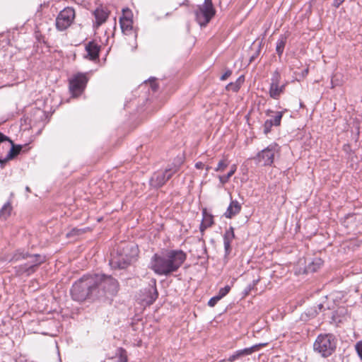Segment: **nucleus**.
<instances>
[{
	"instance_id": "1",
	"label": "nucleus",
	"mask_w": 362,
	"mask_h": 362,
	"mask_svg": "<svg viewBox=\"0 0 362 362\" xmlns=\"http://www.w3.org/2000/svg\"><path fill=\"white\" fill-rule=\"evenodd\" d=\"M187 259L182 250H163L155 253L150 261L149 268L157 275L169 276L177 272Z\"/></svg>"
},
{
	"instance_id": "2",
	"label": "nucleus",
	"mask_w": 362,
	"mask_h": 362,
	"mask_svg": "<svg viewBox=\"0 0 362 362\" xmlns=\"http://www.w3.org/2000/svg\"><path fill=\"white\" fill-rule=\"evenodd\" d=\"M139 249L132 243H123L118 245L115 254L112 255L110 265L113 269L127 268L137 259Z\"/></svg>"
},
{
	"instance_id": "3",
	"label": "nucleus",
	"mask_w": 362,
	"mask_h": 362,
	"mask_svg": "<svg viewBox=\"0 0 362 362\" xmlns=\"http://www.w3.org/2000/svg\"><path fill=\"white\" fill-rule=\"evenodd\" d=\"M96 279H98L96 278ZM96 282L92 275H83L72 285L70 293L74 300L83 302L87 299L95 300Z\"/></svg>"
},
{
	"instance_id": "4",
	"label": "nucleus",
	"mask_w": 362,
	"mask_h": 362,
	"mask_svg": "<svg viewBox=\"0 0 362 362\" xmlns=\"http://www.w3.org/2000/svg\"><path fill=\"white\" fill-rule=\"evenodd\" d=\"M93 279H97L96 282V298H109L115 296L119 290L117 281L112 276L103 274H93Z\"/></svg>"
},
{
	"instance_id": "5",
	"label": "nucleus",
	"mask_w": 362,
	"mask_h": 362,
	"mask_svg": "<svg viewBox=\"0 0 362 362\" xmlns=\"http://www.w3.org/2000/svg\"><path fill=\"white\" fill-rule=\"evenodd\" d=\"M337 343L338 339L334 334H320L313 344V350L322 357L327 358L335 352Z\"/></svg>"
},
{
	"instance_id": "6",
	"label": "nucleus",
	"mask_w": 362,
	"mask_h": 362,
	"mask_svg": "<svg viewBox=\"0 0 362 362\" xmlns=\"http://www.w3.org/2000/svg\"><path fill=\"white\" fill-rule=\"evenodd\" d=\"M21 150V146H15L9 137L0 132V165L4 168L6 163L17 156Z\"/></svg>"
},
{
	"instance_id": "7",
	"label": "nucleus",
	"mask_w": 362,
	"mask_h": 362,
	"mask_svg": "<svg viewBox=\"0 0 362 362\" xmlns=\"http://www.w3.org/2000/svg\"><path fill=\"white\" fill-rule=\"evenodd\" d=\"M216 13L212 0H204L194 10L195 20L201 27H206Z\"/></svg>"
},
{
	"instance_id": "8",
	"label": "nucleus",
	"mask_w": 362,
	"mask_h": 362,
	"mask_svg": "<svg viewBox=\"0 0 362 362\" xmlns=\"http://www.w3.org/2000/svg\"><path fill=\"white\" fill-rule=\"evenodd\" d=\"M26 263L15 267L16 274L18 276H30L35 273L39 266L45 262V257L39 254H30L26 257Z\"/></svg>"
},
{
	"instance_id": "9",
	"label": "nucleus",
	"mask_w": 362,
	"mask_h": 362,
	"mask_svg": "<svg viewBox=\"0 0 362 362\" xmlns=\"http://www.w3.org/2000/svg\"><path fill=\"white\" fill-rule=\"evenodd\" d=\"M179 166L173 165L168 166L164 171L154 173L149 181L151 187L155 189L161 187L177 172Z\"/></svg>"
},
{
	"instance_id": "10",
	"label": "nucleus",
	"mask_w": 362,
	"mask_h": 362,
	"mask_svg": "<svg viewBox=\"0 0 362 362\" xmlns=\"http://www.w3.org/2000/svg\"><path fill=\"white\" fill-rule=\"evenodd\" d=\"M75 18V11L71 7H66L59 12L56 18V28L59 31L66 30Z\"/></svg>"
},
{
	"instance_id": "11",
	"label": "nucleus",
	"mask_w": 362,
	"mask_h": 362,
	"mask_svg": "<svg viewBox=\"0 0 362 362\" xmlns=\"http://www.w3.org/2000/svg\"><path fill=\"white\" fill-rule=\"evenodd\" d=\"M279 148L280 147L276 143H272L259 152L255 159L264 166L271 165L274 163V156L276 153L279 152Z\"/></svg>"
},
{
	"instance_id": "12",
	"label": "nucleus",
	"mask_w": 362,
	"mask_h": 362,
	"mask_svg": "<svg viewBox=\"0 0 362 362\" xmlns=\"http://www.w3.org/2000/svg\"><path fill=\"white\" fill-rule=\"evenodd\" d=\"M85 74L78 73L69 79V90L74 96L79 95L84 90L88 82Z\"/></svg>"
},
{
	"instance_id": "13",
	"label": "nucleus",
	"mask_w": 362,
	"mask_h": 362,
	"mask_svg": "<svg viewBox=\"0 0 362 362\" xmlns=\"http://www.w3.org/2000/svg\"><path fill=\"white\" fill-rule=\"evenodd\" d=\"M85 49L87 54L85 58L92 62H96L99 59V54L101 50V45L94 40L89 41L86 44Z\"/></svg>"
},
{
	"instance_id": "14",
	"label": "nucleus",
	"mask_w": 362,
	"mask_h": 362,
	"mask_svg": "<svg viewBox=\"0 0 362 362\" xmlns=\"http://www.w3.org/2000/svg\"><path fill=\"white\" fill-rule=\"evenodd\" d=\"M146 291V301L148 305H152L158 297V292L156 288V280L151 279V284Z\"/></svg>"
},
{
	"instance_id": "15",
	"label": "nucleus",
	"mask_w": 362,
	"mask_h": 362,
	"mask_svg": "<svg viewBox=\"0 0 362 362\" xmlns=\"http://www.w3.org/2000/svg\"><path fill=\"white\" fill-rule=\"evenodd\" d=\"M235 238L234 233V228L232 226L227 230H226L225 233L223 235V245H224V250H225V257L230 255L231 252V243L233 239Z\"/></svg>"
},
{
	"instance_id": "16",
	"label": "nucleus",
	"mask_w": 362,
	"mask_h": 362,
	"mask_svg": "<svg viewBox=\"0 0 362 362\" xmlns=\"http://www.w3.org/2000/svg\"><path fill=\"white\" fill-rule=\"evenodd\" d=\"M324 308L322 304H318L317 306H313L306 309L300 315V320L303 321H308L315 317L319 312Z\"/></svg>"
},
{
	"instance_id": "17",
	"label": "nucleus",
	"mask_w": 362,
	"mask_h": 362,
	"mask_svg": "<svg viewBox=\"0 0 362 362\" xmlns=\"http://www.w3.org/2000/svg\"><path fill=\"white\" fill-rule=\"evenodd\" d=\"M241 208V204L237 200H231L226 211L224 213V216L227 218H231L240 213Z\"/></svg>"
},
{
	"instance_id": "18",
	"label": "nucleus",
	"mask_w": 362,
	"mask_h": 362,
	"mask_svg": "<svg viewBox=\"0 0 362 362\" xmlns=\"http://www.w3.org/2000/svg\"><path fill=\"white\" fill-rule=\"evenodd\" d=\"M120 27L122 32L128 35L133 30V21L130 17L122 16L119 18Z\"/></svg>"
},
{
	"instance_id": "19",
	"label": "nucleus",
	"mask_w": 362,
	"mask_h": 362,
	"mask_svg": "<svg viewBox=\"0 0 362 362\" xmlns=\"http://www.w3.org/2000/svg\"><path fill=\"white\" fill-rule=\"evenodd\" d=\"M264 344H255L251 347L245 348L243 349H240L235 351L236 356H238V358H242L245 356H248L257 351L260 347L264 346Z\"/></svg>"
},
{
	"instance_id": "20",
	"label": "nucleus",
	"mask_w": 362,
	"mask_h": 362,
	"mask_svg": "<svg viewBox=\"0 0 362 362\" xmlns=\"http://www.w3.org/2000/svg\"><path fill=\"white\" fill-rule=\"evenodd\" d=\"M94 16L97 26H100L106 21L108 17V13L103 8H98L94 11Z\"/></svg>"
},
{
	"instance_id": "21",
	"label": "nucleus",
	"mask_w": 362,
	"mask_h": 362,
	"mask_svg": "<svg viewBox=\"0 0 362 362\" xmlns=\"http://www.w3.org/2000/svg\"><path fill=\"white\" fill-rule=\"evenodd\" d=\"M28 252L25 251L23 249H18L13 252L11 255H10L7 259H8L9 262H18L21 261L22 259H26V257H28Z\"/></svg>"
},
{
	"instance_id": "22",
	"label": "nucleus",
	"mask_w": 362,
	"mask_h": 362,
	"mask_svg": "<svg viewBox=\"0 0 362 362\" xmlns=\"http://www.w3.org/2000/svg\"><path fill=\"white\" fill-rule=\"evenodd\" d=\"M286 41L287 37L284 35H281L276 42V52L279 57L282 55L286 44Z\"/></svg>"
},
{
	"instance_id": "23",
	"label": "nucleus",
	"mask_w": 362,
	"mask_h": 362,
	"mask_svg": "<svg viewBox=\"0 0 362 362\" xmlns=\"http://www.w3.org/2000/svg\"><path fill=\"white\" fill-rule=\"evenodd\" d=\"M323 261L320 258H315L306 267L307 272H315L322 265Z\"/></svg>"
},
{
	"instance_id": "24",
	"label": "nucleus",
	"mask_w": 362,
	"mask_h": 362,
	"mask_svg": "<svg viewBox=\"0 0 362 362\" xmlns=\"http://www.w3.org/2000/svg\"><path fill=\"white\" fill-rule=\"evenodd\" d=\"M12 206L10 202H7L4 204L0 210V218L6 219L11 213Z\"/></svg>"
},
{
	"instance_id": "25",
	"label": "nucleus",
	"mask_w": 362,
	"mask_h": 362,
	"mask_svg": "<svg viewBox=\"0 0 362 362\" xmlns=\"http://www.w3.org/2000/svg\"><path fill=\"white\" fill-rule=\"evenodd\" d=\"M202 222H204V224L211 227L214 224V216L211 214H209L206 209L202 210Z\"/></svg>"
},
{
	"instance_id": "26",
	"label": "nucleus",
	"mask_w": 362,
	"mask_h": 362,
	"mask_svg": "<svg viewBox=\"0 0 362 362\" xmlns=\"http://www.w3.org/2000/svg\"><path fill=\"white\" fill-rule=\"evenodd\" d=\"M236 171V166L233 165L231 166L230 171L225 175H219L218 179L221 184H225L228 182L229 179L234 175Z\"/></svg>"
},
{
	"instance_id": "27",
	"label": "nucleus",
	"mask_w": 362,
	"mask_h": 362,
	"mask_svg": "<svg viewBox=\"0 0 362 362\" xmlns=\"http://www.w3.org/2000/svg\"><path fill=\"white\" fill-rule=\"evenodd\" d=\"M269 95L270 98L274 100H278L281 96V93L279 90V85H270Z\"/></svg>"
},
{
	"instance_id": "28",
	"label": "nucleus",
	"mask_w": 362,
	"mask_h": 362,
	"mask_svg": "<svg viewBox=\"0 0 362 362\" xmlns=\"http://www.w3.org/2000/svg\"><path fill=\"white\" fill-rule=\"evenodd\" d=\"M276 115L273 119H269L274 127H279L281 125V119L284 116V112H276Z\"/></svg>"
},
{
	"instance_id": "29",
	"label": "nucleus",
	"mask_w": 362,
	"mask_h": 362,
	"mask_svg": "<svg viewBox=\"0 0 362 362\" xmlns=\"http://www.w3.org/2000/svg\"><path fill=\"white\" fill-rule=\"evenodd\" d=\"M228 165L229 162L228 161V160L226 158H223L218 162L217 167L215 168V171L223 172L228 166Z\"/></svg>"
},
{
	"instance_id": "30",
	"label": "nucleus",
	"mask_w": 362,
	"mask_h": 362,
	"mask_svg": "<svg viewBox=\"0 0 362 362\" xmlns=\"http://www.w3.org/2000/svg\"><path fill=\"white\" fill-rule=\"evenodd\" d=\"M259 279H255L252 281L251 284H248L243 291L244 296H245L250 294V292L255 289V286L259 283Z\"/></svg>"
},
{
	"instance_id": "31",
	"label": "nucleus",
	"mask_w": 362,
	"mask_h": 362,
	"mask_svg": "<svg viewBox=\"0 0 362 362\" xmlns=\"http://www.w3.org/2000/svg\"><path fill=\"white\" fill-rule=\"evenodd\" d=\"M281 82V74L278 70L272 74L270 85H279Z\"/></svg>"
},
{
	"instance_id": "32",
	"label": "nucleus",
	"mask_w": 362,
	"mask_h": 362,
	"mask_svg": "<svg viewBox=\"0 0 362 362\" xmlns=\"http://www.w3.org/2000/svg\"><path fill=\"white\" fill-rule=\"evenodd\" d=\"M272 127H274V125H273V124L272 123V121H270V119H267V120L264 122V125H263V127H264V129H263L264 134H268L271 132Z\"/></svg>"
},
{
	"instance_id": "33",
	"label": "nucleus",
	"mask_w": 362,
	"mask_h": 362,
	"mask_svg": "<svg viewBox=\"0 0 362 362\" xmlns=\"http://www.w3.org/2000/svg\"><path fill=\"white\" fill-rule=\"evenodd\" d=\"M230 286L227 285L225 287L223 288H221L219 291H218V293L217 294V296L221 299L223 298V297H225L230 291Z\"/></svg>"
},
{
	"instance_id": "34",
	"label": "nucleus",
	"mask_w": 362,
	"mask_h": 362,
	"mask_svg": "<svg viewBox=\"0 0 362 362\" xmlns=\"http://www.w3.org/2000/svg\"><path fill=\"white\" fill-rule=\"evenodd\" d=\"M226 89L227 90H231L234 93H237L240 89L238 87V85H236L235 83L233 82H231V83H229L226 86Z\"/></svg>"
},
{
	"instance_id": "35",
	"label": "nucleus",
	"mask_w": 362,
	"mask_h": 362,
	"mask_svg": "<svg viewBox=\"0 0 362 362\" xmlns=\"http://www.w3.org/2000/svg\"><path fill=\"white\" fill-rule=\"evenodd\" d=\"M355 349H356L359 358L362 360V340L358 341L355 344Z\"/></svg>"
},
{
	"instance_id": "36",
	"label": "nucleus",
	"mask_w": 362,
	"mask_h": 362,
	"mask_svg": "<svg viewBox=\"0 0 362 362\" xmlns=\"http://www.w3.org/2000/svg\"><path fill=\"white\" fill-rule=\"evenodd\" d=\"M220 300L221 298L216 295L209 299L208 301V305L209 307H214Z\"/></svg>"
},
{
	"instance_id": "37",
	"label": "nucleus",
	"mask_w": 362,
	"mask_h": 362,
	"mask_svg": "<svg viewBox=\"0 0 362 362\" xmlns=\"http://www.w3.org/2000/svg\"><path fill=\"white\" fill-rule=\"evenodd\" d=\"M83 232V229H78V228H73L71 230L67 233V237L74 236V235H81Z\"/></svg>"
},
{
	"instance_id": "38",
	"label": "nucleus",
	"mask_w": 362,
	"mask_h": 362,
	"mask_svg": "<svg viewBox=\"0 0 362 362\" xmlns=\"http://www.w3.org/2000/svg\"><path fill=\"white\" fill-rule=\"evenodd\" d=\"M309 69L306 68L301 71L300 73H296L295 74L299 76V78H298V81H300L301 79L304 78L308 74Z\"/></svg>"
},
{
	"instance_id": "39",
	"label": "nucleus",
	"mask_w": 362,
	"mask_h": 362,
	"mask_svg": "<svg viewBox=\"0 0 362 362\" xmlns=\"http://www.w3.org/2000/svg\"><path fill=\"white\" fill-rule=\"evenodd\" d=\"M232 74V71L230 69H227L225 73L220 77L221 81L226 80L229 76Z\"/></svg>"
},
{
	"instance_id": "40",
	"label": "nucleus",
	"mask_w": 362,
	"mask_h": 362,
	"mask_svg": "<svg viewBox=\"0 0 362 362\" xmlns=\"http://www.w3.org/2000/svg\"><path fill=\"white\" fill-rule=\"evenodd\" d=\"M245 81V77L244 76H240L238 78V79L236 80L235 82H234L236 85H238V87L239 88V89L241 87V85Z\"/></svg>"
},
{
	"instance_id": "41",
	"label": "nucleus",
	"mask_w": 362,
	"mask_h": 362,
	"mask_svg": "<svg viewBox=\"0 0 362 362\" xmlns=\"http://www.w3.org/2000/svg\"><path fill=\"white\" fill-rule=\"evenodd\" d=\"M156 81V78H153L152 80H151V87L152 88V90L153 91H156L158 88V84L155 82Z\"/></svg>"
},
{
	"instance_id": "42",
	"label": "nucleus",
	"mask_w": 362,
	"mask_h": 362,
	"mask_svg": "<svg viewBox=\"0 0 362 362\" xmlns=\"http://www.w3.org/2000/svg\"><path fill=\"white\" fill-rule=\"evenodd\" d=\"M117 362H127V356L126 354H121L117 360Z\"/></svg>"
},
{
	"instance_id": "43",
	"label": "nucleus",
	"mask_w": 362,
	"mask_h": 362,
	"mask_svg": "<svg viewBox=\"0 0 362 362\" xmlns=\"http://www.w3.org/2000/svg\"><path fill=\"white\" fill-rule=\"evenodd\" d=\"M345 0H334V2L332 4V6L334 8H339L340 5Z\"/></svg>"
},
{
	"instance_id": "44",
	"label": "nucleus",
	"mask_w": 362,
	"mask_h": 362,
	"mask_svg": "<svg viewBox=\"0 0 362 362\" xmlns=\"http://www.w3.org/2000/svg\"><path fill=\"white\" fill-rule=\"evenodd\" d=\"M236 359H238V356H236V353L235 352L233 355H231V356L228 358V361L229 362H233V361H235Z\"/></svg>"
},
{
	"instance_id": "45",
	"label": "nucleus",
	"mask_w": 362,
	"mask_h": 362,
	"mask_svg": "<svg viewBox=\"0 0 362 362\" xmlns=\"http://www.w3.org/2000/svg\"><path fill=\"white\" fill-rule=\"evenodd\" d=\"M209 228V226H206L205 224H204V222L202 221L201 224H200V226H199V230L201 231V233H204V230Z\"/></svg>"
},
{
	"instance_id": "46",
	"label": "nucleus",
	"mask_w": 362,
	"mask_h": 362,
	"mask_svg": "<svg viewBox=\"0 0 362 362\" xmlns=\"http://www.w3.org/2000/svg\"><path fill=\"white\" fill-rule=\"evenodd\" d=\"M285 88H286V84H282V85H280V83L279 84V90L281 95L284 93Z\"/></svg>"
},
{
	"instance_id": "47",
	"label": "nucleus",
	"mask_w": 362,
	"mask_h": 362,
	"mask_svg": "<svg viewBox=\"0 0 362 362\" xmlns=\"http://www.w3.org/2000/svg\"><path fill=\"white\" fill-rule=\"evenodd\" d=\"M204 166V164L202 162H197L196 164H195V168H197V169H202Z\"/></svg>"
},
{
	"instance_id": "48",
	"label": "nucleus",
	"mask_w": 362,
	"mask_h": 362,
	"mask_svg": "<svg viewBox=\"0 0 362 362\" xmlns=\"http://www.w3.org/2000/svg\"><path fill=\"white\" fill-rule=\"evenodd\" d=\"M273 112H274L273 110H272L270 109H268V110H266L265 114H266L267 116H271V114L273 113Z\"/></svg>"
},
{
	"instance_id": "49",
	"label": "nucleus",
	"mask_w": 362,
	"mask_h": 362,
	"mask_svg": "<svg viewBox=\"0 0 362 362\" xmlns=\"http://www.w3.org/2000/svg\"><path fill=\"white\" fill-rule=\"evenodd\" d=\"M257 55V54L256 55L252 56L250 58V62L252 61L256 57Z\"/></svg>"
},
{
	"instance_id": "50",
	"label": "nucleus",
	"mask_w": 362,
	"mask_h": 362,
	"mask_svg": "<svg viewBox=\"0 0 362 362\" xmlns=\"http://www.w3.org/2000/svg\"><path fill=\"white\" fill-rule=\"evenodd\" d=\"M25 189H26V191H28V192H30V189L29 187H26Z\"/></svg>"
},
{
	"instance_id": "51",
	"label": "nucleus",
	"mask_w": 362,
	"mask_h": 362,
	"mask_svg": "<svg viewBox=\"0 0 362 362\" xmlns=\"http://www.w3.org/2000/svg\"><path fill=\"white\" fill-rule=\"evenodd\" d=\"M287 111H288V110H287V109H284V110H282L281 112H284V113H285V112H286Z\"/></svg>"
}]
</instances>
